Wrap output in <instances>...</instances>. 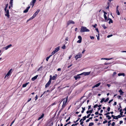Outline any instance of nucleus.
<instances>
[{
  "label": "nucleus",
  "instance_id": "49530a36",
  "mask_svg": "<svg viewBox=\"0 0 126 126\" xmlns=\"http://www.w3.org/2000/svg\"><path fill=\"white\" fill-rule=\"evenodd\" d=\"M70 117H69L67 119L66 121V122H67L70 119Z\"/></svg>",
  "mask_w": 126,
  "mask_h": 126
},
{
  "label": "nucleus",
  "instance_id": "2eb2a0df",
  "mask_svg": "<svg viewBox=\"0 0 126 126\" xmlns=\"http://www.w3.org/2000/svg\"><path fill=\"white\" fill-rule=\"evenodd\" d=\"M100 84H101L100 82H99L98 83V84H97L96 85H94L93 87L92 88H94L95 87H98V86H99Z\"/></svg>",
  "mask_w": 126,
  "mask_h": 126
},
{
  "label": "nucleus",
  "instance_id": "2f4dec72",
  "mask_svg": "<svg viewBox=\"0 0 126 126\" xmlns=\"http://www.w3.org/2000/svg\"><path fill=\"white\" fill-rule=\"evenodd\" d=\"M116 72H114L112 74V76L113 77H114V76L116 74Z\"/></svg>",
  "mask_w": 126,
  "mask_h": 126
},
{
  "label": "nucleus",
  "instance_id": "f8f14e48",
  "mask_svg": "<svg viewBox=\"0 0 126 126\" xmlns=\"http://www.w3.org/2000/svg\"><path fill=\"white\" fill-rule=\"evenodd\" d=\"M12 46L11 44H10L8 45L6 47H4V48L5 49V50H6L7 49L9 48H10Z\"/></svg>",
  "mask_w": 126,
  "mask_h": 126
},
{
  "label": "nucleus",
  "instance_id": "a878e982",
  "mask_svg": "<svg viewBox=\"0 0 126 126\" xmlns=\"http://www.w3.org/2000/svg\"><path fill=\"white\" fill-rule=\"evenodd\" d=\"M101 26L104 29H105L107 28V27H106L104 24H103Z\"/></svg>",
  "mask_w": 126,
  "mask_h": 126
},
{
  "label": "nucleus",
  "instance_id": "0e129e2a",
  "mask_svg": "<svg viewBox=\"0 0 126 126\" xmlns=\"http://www.w3.org/2000/svg\"><path fill=\"white\" fill-rule=\"evenodd\" d=\"M110 107H108L107 109V110L108 111H110Z\"/></svg>",
  "mask_w": 126,
  "mask_h": 126
},
{
  "label": "nucleus",
  "instance_id": "7c9ffc66",
  "mask_svg": "<svg viewBox=\"0 0 126 126\" xmlns=\"http://www.w3.org/2000/svg\"><path fill=\"white\" fill-rule=\"evenodd\" d=\"M105 101V99L104 98H102L100 101V102L102 103L103 101Z\"/></svg>",
  "mask_w": 126,
  "mask_h": 126
},
{
  "label": "nucleus",
  "instance_id": "4be33fe9",
  "mask_svg": "<svg viewBox=\"0 0 126 126\" xmlns=\"http://www.w3.org/2000/svg\"><path fill=\"white\" fill-rule=\"evenodd\" d=\"M57 74H55V75L53 76L52 78V79H56V77H57Z\"/></svg>",
  "mask_w": 126,
  "mask_h": 126
},
{
  "label": "nucleus",
  "instance_id": "473e14b6",
  "mask_svg": "<svg viewBox=\"0 0 126 126\" xmlns=\"http://www.w3.org/2000/svg\"><path fill=\"white\" fill-rule=\"evenodd\" d=\"M37 15V14L35 12L34 14L33 15V16L35 17Z\"/></svg>",
  "mask_w": 126,
  "mask_h": 126
},
{
  "label": "nucleus",
  "instance_id": "393cba45",
  "mask_svg": "<svg viewBox=\"0 0 126 126\" xmlns=\"http://www.w3.org/2000/svg\"><path fill=\"white\" fill-rule=\"evenodd\" d=\"M116 13L118 15H120V13L118 10V9L116 10Z\"/></svg>",
  "mask_w": 126,
  "mask_h": 126
},
{
  "label": "nucleus",
  "instance_id": "052dcab7",
  "mask_svg": "<svg viewBox=\"0 0 126 126\" xmlns=\"http://www.w3.org/2000/svg\"><path fill=\"white\" fill-rule=\"evenodd\" d=\"M56 104L55 103H54L53 104H51L50 105L51 106H52L54 105H55V104Z\"/></svg>",
  "mask_w": 126,
  "mask_h": 126
},
{
  "label": "nucleus",
  "instance_id": "f704fd0d",
  "mask_svg": "<svg viewBox=\"0 0 126 126\" xmlns=\"http://www.w3.org/2000/svg\"><path fill=\"white\" fill-rule=\"evenodd\" d=\"M112 58H105L104 59L105 60H110Z\"/></svg>",
  "mask_w": 126,
  "mask_h": 126
},
{
  "label": "nucleus",
  "instance_id": "bb28decb",
  "mask_svg": "<svg viewBox=\"0 0 126 126\" xmlns=\"http://www.w3.org/2000/svg\"><path fill=\"white\" fill-rule=\"evenodd\" d=\"M108 118V119L110 120L111 119V117L109 115H107L106 116Z\"/></svg>",
  "mask_w": 126,
  "mask_h": 126
},
{
  "label": "nucleus",
  "instance_id": "a211bd4d",
  "mask_svg": "<svg viewBox=\"0 0 126 126\" xmlns=\"http://www.w3.org/2000/svg\"><path fill=\"white\" fill-rule=\"evenodd\" d=\"M119 92L120 93V95H123V94L124 93V92L122 91L121 89L119 91Z\"/></svg>",
  "mask_w": 126,
  "mask_h": 126
},
{
  "label": "nucleus",
  "instance_id": "8fccbe9b",
  "mask_svg": "<svg viewBox=\"0 0 126 126\" xmlns=\"http://www.w3.org/2000/svg\"><path fill=\"white\" fill-rule=\"evenodd\" d=\"M78 123H76V124H73L72 126H77V125L78 124Z\"/></svg>",
  "mask_w": 126,
  "mask_h": 126
},
{
  "label": "nucleus",
  "instance_id": "603ef678",
  "mask_svg": "<svg viewBox=\"0 0 126 126\" xmlns=\"http://www.w3.org/2000/svg\"><path fill=\"white\" fill-rule=\"evenodd\" d=\"M38 96H37V95L35 97V101L36 100L38 99Z\"/></svg>",
  "mask_w": 126,
  "mask_h": 126
},
{
  "label": "nucleus",
  "instance_id": "864d4df0",
  "mask_svg": "<svg viewBox=\"0 0 126 126\" xmlns=\"http://www.w3.org/2000/svg\"><path fill=\"white\" fill-rule=\"evenodd\" d=\"M107 121L106 120L104 122H103V124H105L107 123Z\"/></svg>",
  "mask_w": 126,
  "mask_h": 126
},
{
  "label": "nucleus",
  "instance_id": "c9c22d12",
  "mask_svg": "<svg viewBox=\"0 0 126 126\" xmlns=\"http://www.w3.org/2000/svg\"><path fill=\"white\" fill-rule=\"evenodd\" d=\"M81 40H79L77 41V42L79 43H81Z\"/></svg>",
  "mask_w": 126,
  "mask_h": 126
},
{
  "label": "nucleus",
  "instance_id": "c85d7f7f",
  "mask_svg": "<svg viewBox=\"0 0 126 126\" xmlns=\"http://www.w3.org/2000/svg\"><path fill=\"white\" fill-rule=\"evenodd\" d=\"M111 121V120H110L108 122V126H109L111 125V123H110V122Z\"/></svg>",
  "mask_w": 126,
  "mask_h": 126
},
{
  "label": "nucleus",
  "instance_id": "680f3d73",
  "mask_svg": "<svg viewBox=\"0 0 126 126\" xmlns=\"http://www.w3.org/2000/svg\"><path fill=\"white\" fill-rule=\"evenodd\" d=\"M50 78L49 79H51V80H52V76H51V75H50Z\"/></svg>",
  "mask_w": 126,
  "mask_h": 126
},
{
  "label": "nucleus",
  "instance_id": "774afa93",
  "mask_svg": "<svg viewBox=\"0 0 126 126\" xmlns=\"http://www.w3.org/2000/svg\"><path fill=\"white\" fill-rule=\"evenodd\" d=\"M113 101V100H110L109 102V103H111V102Z\"/></svg>",
  "mask_w": 126,
  "mask_h": 126
},
{
  "label": "nucleus",
  "instance_id": "ddd939ff",
  "mask_svg": "<svg viewBox=\"0 0 126 126\" xmlns=\"http://www.w3.org/2000/svg\"><path fill=\"white\" fill-rule=\"evenodd\" d=\"M38 77V75H36L32 78V80L33 81H34Z\"/></svg>",
  "mask_w": 126,
  "mask_h": 126
},
{
  "label": "nucleus",
  "instance_id": "338daca9",
  "mask_svg": "<svg viewBox=\"0 0 126 126\" xmlns=\"http://www.w3.org/2000/svg\"><path fill=\"white\" fill-rule=\"evenodd\" d=\"M121 96L120 95H118L117 96V97L118 99H120V98H121Z\"/></svg>",
  "mask_w": 126,
  "mask_h": 126
},
{
  "label": "nucleus",
  "instance_id": "f3484780",
  "mask_svg": "<svg viewBox=\"0 0 126 126\" xmlns=\"http://www.w3.org/2000/svg\"><path fill=\"white\" fill-rule=\"evenodd\" d=\"M78 75L77 76H75L74 77V78L76 80H77L78 79H79L80 78V76H79L80 75Z\"/></svg>",
  "mask_w": 126,
  "mask_h": 126
},
{
  "label": "nucleus",
  "instance_id": "0eeeda50",
  "mask_svg": "<svg viewBox=\"0 0 126 126\" xmlns=\"http://www.w3.org/2000/svg\"><path fill=\"white\" fill-rule=\"evenodd\" d=\"M74 24V22L72 20H70L68 21L67 23V24L68 25L71 24Z\"/></svg>",
  "mask_w": 126,
  "mask_h": 126
},
{
  "label": "nucleus",
  "instance_id": "f03ea898",
  "mask_svg": "<svg viewBox=\"0 0 126 126\" xmlns=\"http://www.w3.org/2000/svg\"><path fill=\"white\" fill-rule=\"evenodd\" d=\"M7 7H5L4 10L5 11V15L8 18H9L10 15H9V11L8 10H7Z\"/></svg>",
  "mask_w": 126,
  "mask_h": 126
},
{
  "label": "nucleus",
  "instance_id": "1a4fd4ad",
  "mask_svg": "<svg viewBox=\"0 0 126 126\" xmlns=\"http://www.w3.org/2000/svg\"><path fill=\"white\" fill-rule=\"evenodd\" d=\"M51 79H49L47 83L45 85V87L47 88L48 87L51 83Z\"/></svg>",
  "mask_w": 126,
  "mask_h": 126
},
{
  "label": "nucleus",
  "instance_id": "37998d69",
  "mask_svg": "<svg viewBox=\"0 0 126 126\" xmlns=\"http://www.w3.org/2000/svg\"><path fill=\"white\" fill-rule=\"evenodd\" d=\"M97 107H98V105L97 104H96L94 106V108H96Z\"/></svg>",
  "mask_w": 126,
  "mask_h": 126
},
{
  "label": "nucleus",
  "instance_id": "c756f323",
  "mask_svg": "<svg viewBox=\"0 0 126 126\" xmlns=\"http://www.w3.org/2000/svg\"><path fill=\"white\" fill-rule=\"evenodd\" d=\"M94 123L92 122L90 123H89V126H92V125H94Z\"/></svg>",
  "mask_w": 126,
  "mask_h": 126
},
{
  "label": "nucleus",
  "instance_id": "4c0bfd02",
  "mask_svg": "<svg viewBox=\"0 0 126 126\" xmlns=\"http://www.w3.org/2000/svg\"><path fill=\"white\" fill-rule=\"evenodd\" d=\"M78 38L79 40H82V38L81 36H79L78 37Z\"/></svg>",
  "mask_w": 126,
  "mask_h": 126
},
{
  "label": "nucleus",
  "instance_id": "ea45409f",
  "mask_svg": "<svg viewBox=\"0 0 126 126\" xmlns=\"http://www.w3.org/2000/svg\"><path fill=\"white\" fill-rule=\"evenodd\" d=\"M65 48H66V47L65 45H64L62 47V48L63 49H65Z\"/></svg>",
  "mask_w": 126,
  "mask_h": 126
},
{
  "label": "nucleus",
  "instance_id": "e2e57ef3",
  "mask_svg": "<svg viewBox=\"0 0 126 126\" xmlns=\"http://www.w3.org/2000/svg\"><path fill=\"white\" fill-rule=\"evenodd\" d=\"M99 114L98 113V111H96L95 113V115H97Z\"/></svg>",
  "mask_w": 126,
  "mask_h": 126
},
{
  "label": "nucleus",
  "instance_id": "e433bc0d",
  "mask_svg": "<svg viewBox=\"0 0 126 126\" xmlns=\"http://www.w3.org/2000/svg\"><path fill=\"white\" fill-rule=\"evenodd\" d=\"M112 36V34H110V35H108L107 36V37L108 38H109Z\"/></svg>",
  "mask_w": 126,
  "mask_h": 126
},
{
  "label": "nucleus",
  "instance_id": "3c124183",
  "mask_svg": "<svg viewBox=\"0 0 126 126\" xmlns=\"http://www.w3.org/2000/svg\"><path fill=\"white\" fill-rule=\"evenodd\" d=\"M110 112H108L106 114H105V115H108L110 114Z\"/></svg>",
  "mask_w": 126,
  "mask_h": 126
},
{
  "label": "nucleus",
  "instance_id": "9d476101",
  "mask_svg": "<svg viewBox=\"0 0 126 126\" xmlns=\"http://www.w3.org/2000/svg\"><path fill=\"white\" fill-rule=\"evenodd\" d=\"M36 0H32V1L30 3V5H32V7L33 6Z\"/></svg>",
  "mask_w": 126,
  "mask_h": 126
},
{
  "label": "nucleus",
  "instance_id": "13d9d810",
  "mask_svg": "<svg viewBox=\"0 0 126 126\" xmlns=\"http://www.w3.org/2000/svg\"><path fill=\"white\" fill-rule=\"evenodd\" d=\"M90 115H91V114H89L86 117L87 118H88L89 117V116H90Z\"/></svg>",
  "mask_w": 126,
  "mask_h": 126
},
{
  "label": "nucleus",
  "instance_id": "72a5a7b5",
  "mask_svg": "<svg viewBox=\"0 0 126 126\" xmlns=\"http://www.w3.org/2000/svg\"><path fill=\"white\" fill-rule=\"evenodd\" d=\"M43 67L42 66H41L38 70V71H39L40 70H41L43 68Z\"/></svg>",
  "mask_w": 126,
  "mask_h": 126
},
{
  "label": "nucleus",
  "instance_id": "b1692460",
  "mask_svg": "<svg viewBox=\"0 0 126 126\" xmlns=\"http://www.w3.org/2000/svg\"><path fill=\"white\" fill-rule=\"evenodd\" d=\"M93 111V110H89L87 111L86 112V113H87V114H88V113H92Z\"/></svg>",
  "mask_w": 126,
  "mask_h": 126
},
{
  "label": "nucleus",
  "instance_id": "09e8293b",
  "mask_svg": "<svg viewBox=\"0 0 126 126\" xmlns=\"http://www.w3.org/2000/svg\"><path fill=\"white\" fill-rule=\"evenodd\" d=\"M90 38L92 39H94V37L93 36H90Z\"/></svg>",
  "mask_w": 126,
  "mask_h": 126
},
{
  "label": "nucleus",
  "instance_id": "69168bd1",
  "mask_svg": "<svg viewBox=\"0 0 126 126\" xmlns=\"http://www.w3.org/2000/svg\"><path fill=\"white\" fill-rule=\"evenodd\" d=\"M107 85L109 87H110L111 86L109 84H107Z\"/></svg>",
  "mask_w": 126,
  "mask_h": 126
},
{
  "label": "nucleus",
  "instance_id": "6e6d98bb",
  "mask_svg": "<svg viewBox=\"0 0 126 126\" xmlns=\"http://www.w3.org/2000/svg\"><path fill=\"white\" fill-rule=\"evenodd\" d=\"M95 30H96V31L98 33H99L98 30V29L97 28H96Z\"/></svg>",
  "mask_w": 126,
  "mask_h": 126
},
{
  "label": "nucleus",
  "instance_id": "6e6552de",
  "mask_svg": "<svg viewBox=\"0 0 126 126\" xmlns=\"http://www.w3.org/2000/svg\"><path fill=\"white\" fill-rule=\"evenodd\" d=\"M12 70V69H10L8 72L7 75H6L5 78L6 77H8L12 73L11 71Z\"/></svg>",
  "mask_w": 126,
  "mask_h": 126
},
{
  "label": "nucleus",
  "instance_id": "58836bf2",
  "mask_svg": "<svg viewBox=\"0 0 126 126\" xmlns=\"http://www.w3.org/2000/svg\"><path fill=\"white\" fill-rule=\"evenodd\" d=\"M96 36H97V39L98 40H99V34H98V35L97 36V35H96Z\"/></svg>",
  "mask_w": 126,
  "mask_h": 126
},
{
  "label": "nucleus",
  "instance_id": "4468645a",
  "mask_svg": "<svg viewBox=\"0 0 126 126\" xmlns=\"http://www.w3.org/2000/svg\"><path fill=\"white\" fill-rule=\"evenodd\" d=\"M104 17L105 18V19L106 21H107V20L108 19L106 15V14H107V13L105 12H104Z\"/></svg>",
  "mask_w": 126,
  "mask_h": 126
},
{
  "label": "nucleus",
  "instance_id": "c03bdc74",
  "mask_svg": "<svg viewBox=\"0 0 126 126\" xmlns=\"http://www.w3.org/2000/svg\"><path fill=\"white\" fill-rule=\"evenodd\" d=\"M83 122H80V124L81 125H82V126H84V125L83 124Z\"/></svg>",
  "mask_w": 126,
  "mask_h": 126
},
{
  "label": "nucleus",
  "instance_id": "f257e3e1",
  "mask_svg": "<svg viewBox=\"0 0 126 126\" xmlns=\"http://www.w3.org/2000/svg\"><path fill=\"white\" fill-rule=\"evenodd\" d=\"M90 31L89 30L87 29V28L85 27H82L81 28V30L80 32H89Z\"/></svg>",
  "mask_w": 126,
  "mask_h": 126
},
{
  "label": "nucleus",
  "instance_id": "aec40b11",
  "mask_svg": "<svg viewBox=\"0 0 126 126\" xmlns=\"http://www.w3.org/2000/svg\"><path fill=\"white\" fill-rule=\"evenodd\" d=\"M29 83V82H27L26 83L23 84L22 85V87H25L26 86L28 85V84Z\"/></svg>",
  "mask_w": 126,
  "mask_h": 126
},
{
  "label": "nucleus",
  "instance_id": "a19ab883",
  "mask_svg": "<svg viewBox=\"0 0 126 126\" xmlns=\"http://www.w3.org/2000/svg\"><path fill=\"white\" fill-rule=\"evenodd\" d=\"M40 11V10L39 9H38L35 12L36 13H37V14Z\"/></svg>",
  "mask_w": 126,
  "mask_h": 126
},
{
  "label": "nucleus",
  "instance_id": "412c9836",
  "mask_svg": "<svg viewBox=\"0 0 126 126\" xmlns=\"http://www.w3.org/2000/svg\"><path fill=\"white\" fill-rule=\"evenodd\" d=\"M118 75L119 76H122L124 77L125 76V74L124 73H119L118 74Z\"/></svg>",
  "mask_w": 126,
  "mask_h": 126
},
{
  "label": "nucleus",
  "instance_id": "4d7b16f0",
  "mask_svg": "<svg viewBox=\"0 0 126 126\" xmlns=\"http://www.w3.org/2000/svg\"><path fill=\"white\" fill-rule=\"evenodd\" d=\"M97 26V24H95V25H94L93 26L94 27V28H95L96 26Z\"/></svg>",
  "mask_w": 126,
  "mask_h": 126
},
{
  "label": "nucleus",
  "instance_id": "de8ad7c7",
  "mask_svg": "<svg viewBox=\"0 0 126 126\" xmlns=\"http://www.w3.org/2000/svg\"><path fill=\"white\" fill-rule=\"evenodd\" d=\"M86 116L84 117H83V121H84L86 119Z\"/></svg>",
  "mask_w": 126,
  "mask_h": 126
},
{
  "label": "nucleus",
  "instance_id": "423d86ee",
  "mask_svg": "<svg viewBox=\"0 0 126 126\" xmlns=\"http://www.w3.org/2000/svg\"><path fill=\"white\" fill-rule=\"evenodd\" d=\"M91 73V72H84L80 74L79 75H84V76H87L89 75Z\"/></svg>",
  "mask_w": 126,
  "mask_h": 126
},
{
  "label": "nucleus",
  "instance_id": "a18cd8bd",
  "mask_svg": "<svg viewBox=\"0 0 126 126\" xmlns=\"http://www.w3.org/2000/svg\"><path fill=\"white\" fill-rule=\"evenodd\" d=\"M34 18V17L33 16L29 19V20H31L32 19Z\"/></svg>",
  "mask_w": 126,
  "mask_h": 126
},
{
  "label": "nucleus",
  "instance_id": "dca6fc26",
  "mask_svg": "<svg viewBox=\"0 0 126 126\" xmlns=\"http://www.w3.org/2000/svg\"><path fill=\"white\" fill-rule=\"evenodd\" d=\"M108 20H109V24H110L111 23H113V21L110 18H108V19L107 20V21Z\"/></svg>",
  "mask_w": 126,
  "mask_h": 126
},
{
  "label": "nucleus",
  "instance_id": "9b49d317",
  "mask_svg": "<svg viewBox=\"0 0 126 126\" xmlns=\"http://www.w3.org/2000/svg\"><path fill=\"white\" fill-rule=\"evenodd\" d=\"M30 6H28L27 8L23 11L24 13H26L28 12L29 9L30 8Z\"/></svg>",
  "mask_w": 126,
  "mask_h": 126
},
{
  "label": "nucleus",
  "instance_id": "39448f33",
  "mask_svg": "<svg viewBox=\"0 0 126 126\" xmlns=\"http://www.w3.org/2000/svg\"><path fill=\"white\" fill-rule=\"evenodd\" d=\"M82 56L81 54L80 53H79L75 56V57L76 60H77L78 59L81 58Z\"/></svg>",
  "mask_w": 126,
  "mask_h": 126
},
{
  "label": "nucleus",
  "instance_id": "7ed1b4c3",
  "mask_svg": "<svg viewBox=\"0 0 126 126\" xmlns=\"http://www.w3.org/2000/svg\"><path fill=\"white\" fill-rule=\"evenodd\" d=\"M67 101V98H66L65 100H64L63 102V104L62 106V108L60 110V111L62 110L66 106V103Z\"/></svg>",
  "mask_w": 126,
  "mask_h": 126
},
{
  "label": "nucleus",
  "instance_id": "6ab92c4d",
  "mask_svg": "<svg viewBox=\"0 0 126 126\" xmlns=\"http://www.w3.org/2000/svg\"><path fill=\"white\" fill-rule=\"evenodd\" d=\"M44 113H43L42 115H41L40 116V117L39 118H38V120H40L41 119H42V118H43L44 116Z\"/></svg>",
  "mask_w": 126,
  "mask_h": 126
},
{
  "label": "nucleus",
  "instance_id": "5701e85b",
  "mask_svg": "<svg viewBox=\"0 0 126 126\" xmlns=\"http://www.w3.org/2000/svg\"><path fill=\"white\" fill-rule=\"evenodd\" d=\"M52 55H49V56H48L46 58V60L47 61L48 60L49 58Z\"/></svg>",
  "mask_w": 126,
  "mask_h": 126
},
{
  "label": "nucleus",
  "instance_id": "20e7f679",
  "mask_svg": "<svg viewBox=\"0 0 126 126\" xmlns=\"http://www.w3.org/2000/svg\"><path fill=\"white\" fill-rule=\"evenodd\" d=\"M60 49V47L59 46L55 48V50L51 53L52 55H53L55 53L57 52Z\"/></svg>",
  "mask_w": 126,
  "mask_h": 126
},
{
  "label": "nucleus",
  "instance_id": "cd10ccee",
  "mask_svg": "<svg viewBox=\"0 0 126 126\" xmlns=\"http://www.w3.org/2000/svg\"><path fill=\"white\" fill-rule=\"evenodd\" d=\"M85 101V100H84L82 102V103H80L79 104V107H80L82 105V104Z\"/></svg>",
  "mask_w": 126,
  "mask_h": 126
},
{
  "label": "nucleus",
  "instance_id": "5fc2aeb1",
  "mask_svg": "<svg viewBox=\"0 0 126 126\" xmlns=\"http://www.w3.org/2000/svg\"><path fill=\"white\" fill-rule=\"evenodd\" d=\"M115 123L114 122H113L111 124V125L112 126H114L115 125Z\"/></svg>",
  "mask_w": 126,
  "mask_h": 126
},
{
  "label": "nucleus",
  "instance_id": "79ce46f5",
  "mask_svg": "<svg viewBox=\"0 0 126 126\" xmlns=\"http://www.w3.org/2000/svg\"><path fill=\"white\" fill-rule=\"evenodd\" d=\"M109 100V98H107L105 100L104 102H107Z\"/></svg>",
  "mask_w": 126,
  "mask_h": 126
},
{
  "label": "nucleus",
  "instance_id": "bf43d9fd",
  "mask_svg": "<svg viewBox=\"0 0 126 126\" xmlns=\"http://www.w3.org/2000/svg\"><path fill=\"white\" fill-rule=\"evenodd\" d=\"M13 3V0H10V3Z\"/></svg>",
  "mask_w": 126,
  "mask_h": 126
}]
</instances>
